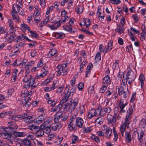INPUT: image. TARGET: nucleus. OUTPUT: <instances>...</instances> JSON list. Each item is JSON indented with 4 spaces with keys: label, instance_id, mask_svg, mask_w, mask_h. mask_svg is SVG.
<instances>
[{
    "label": "nucleus",
    "instance_id": "nucleus-17",
    "mask_svg": "<svg viewBox=\"0 0 146 146\" xmlns=\"http://www.w3.org/2000/svg\"><path fill=\"white\" fill-rule=\"evenodd\" d=\"M65 34L62 32L56 33L54 34V37L57 39H62L65 37Z\"/></svg>",
    "mask_w": 146,
    "mask_h": 146
},
{
    "label": "nucleus",
    "instance_id": "nucleus-28",
    "mask_svg": "<svg viewBox=\"0 0 146 146\" xmlns=\"http://www.w3.org/2000/svg\"><path fill=\"white\" fill-rule=\"evenodd\" d=\"M128 81V79L124 74L123 76V79L122 81V83L123 84V86L126 87V84H127V82Z\"/></svg>",
    "mask_w": 146,
    "mask_h": 146
},
{
    "label": "nucleus",
    "instance_id": "nucleus-5",
    "mask_svg": "<svg viewBox=\"0 0 146 146\" xmlns=\"http://www.w3.org/2000/svg\"><path fill=\"white\" fill-rule=\"evenodd\" d=\"M113 47L112 42L111 41H109L107 45L104 47L102 44H100L99 47V49L101 52H103L104 54L110 51Z\"/></svg>",
    "mask_w": 146,
    "mask_h": 146
},
{
    "label": "nucleus",
    "instance_id": "nucleus-45",
    "mask_svg": "<svg viewBox=\"0 0 146 146\" xmlns=\"http://www.w3.org/2000/svg\"><path fill=\"white\" fill-rule=\"evenodd\" d=\"M46 110L42 108H39L38 110V112L41 113L43 116L44 115V113L46 112Z\"/></svg>",
    "mask_w": 146,
    "mask_h": 146
},
{
    "label": "nucleus",
    "instance_id": "nucleus-54",
    "mask_svg": "<svg viewBox=\"0 0 146 146\" xmlns=\"http://www.w3.org/2000/svg\"><path fill=\"white\" fill-rule=\"evenodd\" d=\"M116 31L118 32L119 34H121L123 32V29L122 27L120 26L118 27V29L116 30Z\"/></svg>",
    "mask_w": 146,
    "mask_h": 146
},
{
    "label": "nucleus",
    "instance_id": "nucleus-63",
    "mask_svg": "<svg viewBox=\"0 0 146 146\" xmlns=\"http://www.w3.org/2000/svg\"><path fill=\"white\" fill-rule=\"evenodd\" d=\"M109 1L112 3L115 4H118L121 2L120 0H109Z\"/></svg>",
    "mask_w": 146,
    "mask_h": 146
},
{
    "label": "nucleus",
    "instance_id": "nucleus-23",
    "mask_svg": "<svg viewBox=\"0 0 146 146\" xmlns=\"http://www.w3.org/2000/svg\"><path fill=\"white\" fill-rule=\"evenodd\" d=\"M72 141V143L74 144L79 141V137L75 135H72L71 137Z\"/></svg>",
    "mask_w": 146,
    "mask_h": 146
},
{
    "label": "nucleus",
    "instance_id": "nucleus-9",
    "mask_svg": "<svg viewBox=\"0 0 146 146\" xmlns=\"http://www.w3.org/2000/svg\"><path fill=\"white\" fill-rule=\"evenodd\" d=\"M23 144L26 146H33V143H35L34 140H30L28 138H26L23 141Z\"/></svg>",
    "mask_w": 146,
    "mask_h": 146
},
{
    "label": "nucleus",
    "instance_id": "nucleus-10",
    "mask_svg": "<svg viewBox=\"0 0 146 146\" xmlns=\"http://www.w3.org/2000/svg\"><path fill=\"white\" fill-rule=\"evenodd\" d=\"M8 127L9 129L13 131L18 128L15 122H9L8 123Z\"/></svg>",
    "mask_w": 146,
    "mask_h": 146
},
{
    "label": "nucleus",
    "instance_id": "nucleus-35",
    "mask_svg": "<svg viewBox=\"0 0 146 146\" xmlns=\"http://www.w3.org/2000/svg\"><path fill=\"white\" fill-rule=\"evenodd\" d=\"M21 29L22 30L27 29L29 31L30 30V28L26 24L23 23L21 24Z\"/></svg>",
    "mask_w": 146,
    "mask_h": 146
},
{
    "label": "nucleus",
    "instance_id": "nucleus-21",
    "mask_svg": "<svg viewBox=\"0 0 146 146\" xmlns=\"http://www.w3.org/2000/svg\"><path fill=\"white\" fill-rule=\"evenodd\" d=\"M63 28L64 30L68 31L70 33H73L75 32V31L72 30V28L70 26H64L63 27Z\"/></svg>",
    "mask_w": 146,
    "mask_h": 146
},
{
    "label": "nucleus",
    "instance_id": "nucleus-30",
    "mask_svg": "<svg viewBox=\"0 0 146 146\" xmlns=\"http://www.w3.org/2000/svg\"><path fill=\"white\" fill-rule=\"evenodd\" d=\"M18 72V70L17 69H15L14 70L12 73V75L13 76V82H15L17 78V74Z\"/></svg>",
    "mask_w": 146,
    "mask_h": 146
},
{
    "label": "nucleus",
    "instance_id": "nucleus-16",
    "mask_svg": "<svg viewBox=\"0 0 146 146\" xmlns=\"http://www.w3.org/2000/svg\"><path fill=\"white\" fill-rule=\"evenodd\" d=\"M44 133L43 131V128H40L37 131L35 135L36 137H42L44 135Z\"/></svg>",
    "mask_w": 146,
    "mask_h": 146
},
{
    "label": "nucleus",
    "instance_id": "nucleus-48",
    "mask_svg": "<svg viewBox=\"0 0 146 146\" xmlns=\"http://www.w3.org/2000/svg\"><path fill=\"white\" fill-rule=\"evenodd\" d=\"M131 135H132V138L133 139L135 137L137 134H138V133L137 131V130L135 129H134L133 131H131L130 132Z\"/></svg>",
    "mask_w": 146,
    "mask_h": 146
},
{
    "label": "nucleus",
    "instance_id": "nucleus-52",
    "mask_svg": "<svg viewBox=\"0 0 146 146\" xmlns=\"http://www.w3.org/2000/svg\"><path fill=\"white\" fill-rule=\"evenodd\" d=\"M32 118V116L28 115L27 117H25L23 120L25 122L27 123L30 121Z\"/></svg>",
    "mask_w": 146,
    "mask_h": 146
},
{
    "label": "nucleus",
    "instance_id": "nucleus-3",
    "mask_svg": "<svg viewBox=\"0 0 146 146\" xmlns=\"http://www.w3.org/2000/svg\"><path fill=\"white\" fill-rule=\"evenodd\" d=\"M104 114L103 111L101 112L99 107L96 109H92L90 110L88 113V118L89 119H91L94 116H100L101 117H104Z\"/></svg>",
    "mask_w": 146,
    "mask_h": 146
},
{
    "label": "nucleus",
    "instance_id": "nucleus-46",
    "mask_svg": "<svg viewBox=\"0 0 146 146\" xmlns=\"http://www.w3.org/2000/svg\"><path fill=\"white\" fill-rule=\"evenodd\" d=\"M43 131H44V133L48 134L50 132L51 129L49 127H46L43 129Z\"/></svg>",
    "mask_w": 146,
    "mask_h": 146
},
{
    "label": "nucleus",
    "instance_id": "nucleus-41",
    "mask_svg": "<svg viewBox=\"0 0 146 146\" xmlns=\"http://www.w3.org/2000/svg\"><path fill=\"white\" fill-rule=\"evenodd\" d=\"M52 119V117H50L47 118L46 120L44 122V123L43 124H44V125L46 126V125H48L49 123H51Z\"/></svg>",
    "mask_w": 146,
    "mask_h": 146
},
{
    "label": "nucleus",
    "instance_id": "nucleus-15",
    "mask_svg": "<svg viewBox=\"0 0 146 146\" xmlns=\"http://www.w3.org/2000/svg\"><path fill=\"white\" fill-rule=\"evenodd\" d=\"M62 114V112L58 111L56 113L54 116V120L55 123H58L59 121V119H60V117Z\"/></svg>",
    "mask_w": 146,
    "mask_h": 146
},
{
    "label": "nucleus",
    "instance_id": "nucleus-39",
    "mask_svg": "<svg viewBox=\"0 0 146 146\" xmlns=\"http://www.w3.org/2000/svg\"><path fill=\"white\" fill-rule=\"evenodd\" d=\"M61 115L60 118L61 120L62 121H65L68 118V115L63 114L62 112V114Z\"/></svg>",
    "mask_w": 146,
    "mask_h": 146
},
{
    "label": "nucleus",
    "instance_id": "nucleus-20",
    "mask_svg": "<svg viewBox=\"0 0 146 146\" xmlns=\"http://www.w3.org/2000/svg\"><path fill=\"white\" fill-rule=\"evenodd\" d=\"M125 139L127 140L129 143H131L132 137H131V134L130 132H127L125 133Z\"/></svg>",
    "mask_w": 146,
    "mask_h": 146
},
{
    "label": "nucleus",
    "instance_id": "nucleus-4",
    "mask_svg": "<svg viewBox=\"0 0 146 146\" xmlns=\"http://www.w3.org/2000/svg\"><path fill=\"white\" fill-rule=\"evenodd\" d=\"M78 102L75 100H71L70 103H67L64 105V109L69 112H71L74 110L77 105Z\"/></svg>",
    "mask_w": 146,
    "mask_h": 146
},
{
    "label": "nucleus",
    "instance_id": "nucleus-7",
    "mask_svg": "<svg viewBox=\"0 0 146 146\" xmlns=\"http://www.w3.org/2000/svg\"><path fill=\"white\" fill-rule=\"evenodd\" d=\"M130 119L126 117L124 122L122 124L120 128V132L122 137L124 136V132L125 131L126 127L128 126L130 123L129 121Z\"/></svg>",
    "mask_w": 146,
    "mask_h": 146
},
{
    "label": "nucleus",
    "instance_id": "nucleus-19",
    "mask_svg": "<svg viewBox=\"0 0 146 146\" xmlns=\"http://www.w3.org/2000/svg\"><path fill=\"white\" fill-rule=\"evenodd\" d=\"M100 110L101 112L103 111L104 113V116L106 115V113H110L112 110V109L110 107H106L104 108L103 109V110H102V107H100Z\"/></svg>",
    "mask_w": 146,
    "mask_h": 146
},
{
    "label": "nucleus",
    "instance_id": "nucleus-26",
    "mask_svg": "<svg viewBox=\"0 0 146 146\" xmlns=\"http://www.w3.org/2000/svg\"><path fill=\"white\" fill-rule=\"evenodd\" d=\"M92 66L93 65L91 63H90L89 65L88 66L87 68L86 73V77L88 76V75L90 73L91 69L92 68Z\"/></svg>",
    "mask_w": 146,
    "mask_h": 146
},
{
    "label": "nucleus",
    "instance_id": "nucleus-57",
    "mask_svg": "<svg viewBox=\"0 0 146 146\" xmlns=\"http://www.w3.org/2000/svg\"><path fill=\"white\" fill-rule=\"evenodd\" d=\"M64 87V85H61L57 89L56 92L57 93H60L62 92L63 91Z\"/></svg>",
    "mask_w": 146,
    "mask_h": 146
},
{
    "label": "nucleus",
    "instance_id": "nucleus-47",
    "mask_svg": "<svg viewBox=\"0 0 146 146\" xmlns=\"http://www.w3.org/2000/svg\"><path fill=\"white\" fill-rule=\"evenodd\" d=\"M92 130L91 127H87L85 128L83 131L84 133L90 132Z\"/></svg>",
    "mask_w": 146,
    "mask_h": 146
},
{
    "label": "nucleus",
    "instance_id": "nucleus-22",
    "mask_svg": "<svg viewBox=\"0 0 146 146\" xmlns=\"http://www.w3.org/2000/svg\"><path fill=\"white\" fill-rule=\"evenodd\" d=\"M110 77L108 75L106 76L103 80V84L106 85H108V84L110 82Z\"/></svg>",
    "mask_w": 146,
    "mask_h": 146
},
{
    "label": "nucleus",
    "instance_id": "nucleus-59",
    "mask_svg": "<svg viewBox=\"0 0 146 146\" xmlns=\"http://www.w3.org/2000/svg\"><path fill=\"white\" fill-rule=\"evenodd\" d=\"M125 91H124V92L122 93L123 97L125 98H126L128 96V88L125 89Z\"/></svg>",
    "mask_w": 146,
    "mask_h": 146
},
{
    "label": "nucleus",
    "instance_id": "nucleus-53",
    "mask_svg": "<svg viewBox=\"0 0 146 146\" xmlns=\"http://www.w3.org/2000/svg\"><path fill=\"white\" fill-rule=\"evenodd\" d=\"M133 19L135 21V23H137L138 22V17L137 14L133 15L132 16Z\"/></svg>",
    "mask_w": 146,
    "mask_h": 146
},
{
    "label": "nucleus",
    "instance_id": "nucleus-29",
    "mask_svg": "<svg viewBox=\"0 0 146 146\" xmlns=\"http://www.w3.org/2000/svg\"><path fill=\"white\" fill-rule=\"evenodd\" d=\"M146 125V121L145 119L143 118L140 121L139 124V127L145 128Z\"/></svg>",
    "mask_w": 146,
    "mask_h": 146
},
{
    "label": "nucleus",
    "instance_id": "nucleus-51",
    "mask_svg": "<svg viewBox=\"0 0 146 146\" xmlns=\"http://www.w3.org/2000/svg\"><path fill=\"white\" fill-rule=\"evenodd\" d=\"M107 85L103 84V87L101 88L100 90V92L101 93H103L104 92L105 90L107 89Z\"/></svg>",
    "mask_w": 146,
    "mask_h": 146
},
{
    "label": "nucleus",
    "instance_id": "nucleus-1",
    "mask_svg": "<svg viewBox=\"0 0 146 146\" xmlns=\"http://www.w3.org/2000/svg\"><path fill=\"white\" fill-rule=\"evenodd\" d=\"M23 81L25 82L23 89L27 88L30 87L31 88H33L36 86L35 85H34L35 79L32 78L31 75L27 76L26 75L23 79Z\"/></svg>",
    "mask_w": 146,
    "mask_h": 146
},
{
    "label": "nucleus",
    "instance_id": "nucleus-31",
    "mask_svg": "<svg viewBox=\"0 0 146 146\" xmlns=\"http://www.w3.org/2000/svg\"><path fill=\"white\" fill-rule=\"evenodd\" d=\"M62 107V104L60 103L56 106L54 108H52V111L53 112H55L58 110H60Z\"/></svg>",
    "mask_w": 146,
    "mask_h": 146
},
{
    "label": "nucleus",
    "instance_id": "nucleus-64",
    "mask_svg": "<svg viewBox=\"0 0 146 146\" xmlns=\"http://www.w3.org/2000/svg\"><path fill=\"white\" fill-rule=\"evenodd\" d=\"M14 36L12 35H9L7 37V39L9 43L11 42L14 39Z\"/></svg>",
    "mask_w": 146,
    "mask_h": 146
},
{
    "label": "nucleus",
    "instance_id": "nucleus-6",
    "mask_svg": "<svg viewBox=\"0 0 146 146\" xmlns=\"http://www.w3.org/2000/svg\"><path fill=\"white\" fill-rule=\"evenodd\" d=\"M131 66V65H129V67L127 68V74L126 73V77L128 79V84H131L133 82L135 79L134 74L132 70L129 67Z\"/></svg>",
    "mask_w": 146,
    "mask_h": 146
},
{
    "label": "nucleus",
    "instance_id": "nucleus-42",
    "mask_svg": "<svg viewBox=\"0 0 146 146\" xmlns=\"http://www.w3.org/2000/svg\"><path fill=\"white\" fill-rule=\"evenodd\" d=\"M53 8V6H50L47 9V11L46 12L45 16L46 17H48L49 15L50 12H51Z\"/></svg>",
    "mask_w": 146,
    "mask_h": 146
},
{
    "label": "nucleus",
    "instance_id": "nucleus-27",
    "mask_svg": "<svg viewBox=\"0 0 146 146\" xmlns=\"http://www.w3.org/2000/svg\"><path fill=\"white\" fill-rule=\"evenodd\" d=\"M111 132L112 129L110 128H108L106 131L105 134L108 139H109L111 136Z\"/></svg>",
    "mask_w": 146,
    "mask_h": 146
},
{
    "label": "nucleus",
    "instance_id": "nucleus-58",
    "mask_svg": "<svg viewBox=\"0 0 146 146\" xmlns=\"http://www.w3.org/2000/svg\"><path fill=\"white\" fill-rule=\"evenodd\" d=\"M22 3H16V7L17 9V12H19V11L20 8H22Z\"/></svg>",
    "mask_w": 146,
    "mask_h": 146
},
{
    "label": "nucleus",
    "instance_id": "nucleus-33",
    "mask_svg": "<svg viewBox=\"0 0 146 146\" xmlns=\"http://www.w3.org/2000/svg\"><path fill=\"white\" fill-rule=\"evenodd\" d=\"M11 15L13 17V19L15 20V21L16 22H17L18 21H19V16L17 13H12Z\"/></svg>",
    "mask_w": 146,
    "mask_h": 146
},
{
    "label": "nucleus",
    "instance_id": "nucleus-14",
    "mask_svg": "<svg viewBox=\"0 0 146 146\" xmlns=\"http://www.w3.org/2000/svg\"><path fill=\"white\" fill-rule=\"evenodd\" d=\"M107 121L108 123L112 125L116 122V118L110 114H108L107 116Z\"/></svg>",
    "mask_w": 146,
    "mask_h": 146
},
{
    "label": "nucleus",
    "instance_id": "nucleus-43",
    "mask_svg": "<svg viewBox=\"0 0 146 146\" xmlns=\"http://www.w3.org/2000/svg\"><path fill=\"white\" fill-rule=\"evenodd\" d=\"M29 32L32 37H34L35 38L38 37V35L36 32L32 31L31 30Z\"/></svg>",
    "mask_w": 146,
    "mask_h": 146
},
{
    "label": "nucleus",
    "instance_id": "nucleus-34",
    "mask_svg": "<svg viewBox=\"0 0 146 146\" xmlns=\"http://www.w3.org/2000/svg\"><path fill=\"white\" fill-rule=\"evenodd\" d=\"M56 138V134L54 133L49 134L48 136V141H51Z\"/></svg>",
    "mask_w": 146,
    "mask_h": 146
},
{
    "label": "nucleus",
    "instance_id": "nucleus-25",
    "mask_svg": "<svg viewBox=\"0 0 146 146\" xmlns=\"http://www.w3.org/2000/svg\"><path fill=\"white\" fill-rule=\"evenodd\" d=\"M62 125L60 123L58 125L54 124L53 126H51L50 127L52 130L55 131L59 129L61 127Z\"/></svg>",
    "mask_w": 146,
    "mask_h": 146
},
{
    "label": "nucleus",
    "instance_id": "nucleus-32",
    "mask_svg": "<svg viewBox=\"0 0 146 146\" xmlns=\"http://www.w3.org/2000/svg\"><path fill=\"white\" fill-rule=\"evenodd\" d=\"M24 100L25 102L23 104V107L24 108H27L31 106V103L29 102V100H26L25 99Z\"/></svg>",
    "mask_w": 146,
    "mask_h": 146
},
{
    "label": "nucleus",
    "instance_id": "nucleus-38",
    "mask_svg": "<svg viewBox=\"0 0 146 146\" xmlns=\"http://www.w3.org/2000/svg\"><path fill=\"white\" fill-rule=\"evenodd\" d=\"M104 121V119L100 117H99L96 119L95 122L97 124H101L103 123Z\"/></svg>",
    "mask_w": 146,
    "mask_h": 146
},
{
    "label": "nucleus",
    "instance_id": "nucleus-11",
    "mask_svg": "<svg viewBox=\"0 0 146 146\" xmlns=\"http://www.w3.org/2000/svg\"><path fill=\"white\" fill-rule=\"evenodd\" d=\"M135 105L133 104V105L131 106V107L128 109L127 112L126 117H127L130 119H131V115L133 112V110L135 108Z\"/></svg>",
    "mask_w": 146,
    "mask_h": 146
},
{
    "label": "nucleus",
    "instance_id": "nucleus-12",
    "mask_svg": "<svg viewBox=\"0 0 146 146\" xmlns=\"http://www.w3.org/2000/svg\"><path fill=\"white\" fill-rule=\"evenodd\" d=\"M44 120V116L42 115L38 116L33 120V122L38 125L41 123Z\"/></svg>",
    "mask_w": 146,
    "mask_h": 146
},
{
    "label": "nucleus",
    "instance_id": "nucleus-24",
    "mask_svg": "<svg viewBox=\"0 0 146 146\" xmlns=\"http://www.w3.org/2000/svg\"><path fill=\"white\" fill-rule=\"evenodd\" d=\"M117 87L118 88V92L119 95H122V93L124 92V91H125V89H127V87H125L124 86H121L119 88L118 86H117L116 88H117Z\"/></svg>",
    "mask_w": 146,
    "mask_h": 146
},
{
    "label": "nucleus",
    "instance_id": "nucleus-44",
    "mask_svg": "<svg viewBox=\"0 0 146 146\" xmlns=\"http://www.w3.org/2000/svg\"><path fill=\"white\" fill-rule=\"evenodd\" d=\"M63 138L62 137H58L56 138V141L54 142V143L57 145L60 144L62 142Z\"/></svg>",
    "mask_w": 146,
    "mask_h": 146
},
{
    "label": "nucleus",
    "instance_id": "nucleus-55",
    "mask_svg": "<svg viewBox=\"0 0 146 146\" xmlns=\"http://www.w3.org/2000/svg\"><path fill=\"white\" fill-rule=\"evenodd\" d=\"M47 74L43 71L41 73L38 75L36 76L37 78H40V77L43 78L45 77Z\"/></svg>",
    "mask_w": 146,
    "mask_h": 146
},
{
    "label": "nucleus",
    "instance_id": "nucleus-36",
    "mask_svg": "<svg viewBox=\"0 0 146 146\" xmlns=\"http://www.w3.org/2000/svg\"><path fill=\"white\" fill-rule=\"evenodd\" d=\"M57 52L56 50L55 49H53V48L51 50L49 51V54H48V56H49V54H50V56H49V57H50L54 56L55 54H56Z\"/></svg>",
    "mask_w": 146,
    "mask_h": 146
},
{
    "label": "nucleus",
    "instance_id": "nucleus-60",
    "mask_svg": "<svg viewBox=\"0 0 146 146\" xmlns=\"http://www.w3.org/2000/svg\"><path fill=\"white\" fill-rule=\"evenodd\" d=\"M113 133L114 135V139L116 141L118 138V135L117 131L115 130L114 128H113Z\"/></svg>",
    "mask_w": 146,
    "mask_h": 146
},
{
    "label": "nucleus",
    "instance_id": "nucleus-18",
    "mask_svg": "<svg viewBox=\"0 0 146 146\" xmlns=\"http://www.w3.org/2000/svg\"><path fill=\"white\" fill-rule=\"evenodd\" d=\"M70 96V94H66V92L63 97L62 99L60 101V103L62 104H63L66 102L68 101V98Z\"/></svg>",
    "mask_w": 146,
    "mask_h": 146
},
{
    "label": "nucleus",
    "instance_id": "nucleus-37",
    "mask_svg": "<svg viewBox=\"0 0 146 146\" xmlns=\"http://www.w3.org/2000/svg\"><path fill=\"white\" fill-rule=\"evenodd\" d=\"M29 129L32 131H35L36 130L38 129V127L35 125L32 124L29 126Z\"/></svg>",
    "mask_w": 146,
    "mask_h": 146
},
{
    "label": "nucleus",
    "instance_id": "nucleus-40",
    "mask_svg": "<svg viewBox=\"0 0 146 146\" xmlns=\"http://www.w3.org/2000/svg\"><path fill=\"white\" fill-rule=\"evenodd\" d=\"M91 138L94 141H95L97 143L100 142V139L99 138L96 136L94 134H92L91 137Z\"/></svg>",
    "mask_w": 146,
    "mask_h": 146
},
{
    "label": "nucleus",
    "instance_id": "nucleus-8",
    "mask_svg": "<svg viewBox=\"0 0 146 146\" xmlns=\"http://www.w3.org/2000/svg\"><path fill=\"white\" fill-rule=\"evenodd\" d=\"M127 105L126 103H124L122 100H121L120 102L119 103L118 107V108H119L120 109L119 112L120 113H125L126 111L125 107Z\"/></svg>",
    "mask_w": 146,
    "mask_h": 146
},
{
    "label": "nucleus",
    "instance_id": "nucleus-13",
    "mask_svg": "<svg viewBox=\"0 0 146 146\" xmlns=\"http://www.w3.org/2000/svg\"><path fill=\"white\" fill-rule=\"evenodd\" d=\"M84 123V121L82 118L78 117L76 118V125L78 127H82Z\"/></svg>",
    "mask_w": 146,
    "mask_h": 146
},
{
    "label": "nucleus",
    "instance_id": "nucleus-49",
    "mask_svg": "<svg viewBox=\"0 0 146 146\" xmlns=\"http://www.w3.org/2000/svg\"><path fill=\"white\" fill-rule=\"evenodd\" d=\"M86 63L85 61H83L80 66V71L82 72L83 71V68L85 67V64Z\"/></svg>",
    "mask_w": 146,
    "mask_h": 146
},
{
    "label": "nucleus",
    "instance_id": "nucleus-50",
    "mask_svg": "<svg viewBox=\"0 0 146 146\" xmlns=\"http://www.w3.org/2000/svg\"><path fill=\"white\" fill-rule=\"evenodd\" d=\"M13 134L16 137H21L22 136L23 133L21 132L13 131Z\"/></svg>",
    "mask_w": 146,
    "mask_h": 146
},
{
    "label": "nucleus",
    "instance_id": "nucleus-56",
    "mask_svg": "<svg viewBox=\"0 0 146 146\" xmlns=\"http://www.w3.org/2000/svg\"><path fill=\"white\" fill-rule=\"evenodd\" d=\"M101 55L100 53V52L98 53L95 56V60H97V61H99L101 60Z\"/></svg>",
    "mask_w": 146,
    "mask_h": 146
},
{
    "label": "nucleus",
    "instance_id": "nucleus-61",
    "mask_svg": "<svg viewBox=\"0 0 146 146\" xmlns=\"http://www.w3.org/2000/svg\"><path fill=\"white\" fill-rule=\"evenodd\" d=\"M27 138H28L30 139V140H34L35 138V135L34 134H29L28 135L27 137Z\"/></svg>",
    "mask_w": 146,
    "mask_h": 146
},
{
    "label": "nucleus",
    "instance_id": "nucleus-2",
    "mask_svg": "<svg viewBox=\"0 0 146 146\" xmlns=\"http://www.w3.org/2000/svg\"><path fill=\"white\" fill-rule=\"evenodd\" d=\"M67 64H63L58 65L56 68L57 72V76H59L61 75L62 76L66 75L69 71V69L67 68Z\"/></svg>",
    "mask_w": 146,
    "mask_h": 146
},
{
    "label": "nucleus",
    "instance_id": "nucleus-62",
    "mask_svg": "<svg viewBox=\"0 0 146 146\" xmlns=\"http://www.w3.org/2000/svg\"><path fill=\"white\" fill-rule=\"evenodd\" d=\"M76 87H73V88L70 90V92L68 93V94H70V96L72 94V96L75 92L76 88Z\"/></svg>",
    "mask_w": 146,
    "mask_h": 146
}]
</instances>
